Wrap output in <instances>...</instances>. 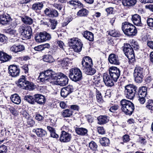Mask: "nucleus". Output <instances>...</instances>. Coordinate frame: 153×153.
Instances as JSON below:
<instances>
[{
	"label": "nucleus",
	"mask_w": 153,
	"mask_h": 153,
	"mask_svg": "<svg viewBox=\"0 0 153 153\" xmlns=\"http://www.w3.org/2000/svg\"><path fill=\"white\" fill-rule=\"evenodd\" d=\"M56 79L57 84L61 86H64L68 84V79L67 76L62 73H59L58 75L51 70H48L40 74L38 79L43 82L49 81L53 79Z\"/></svg>",
	"instance_id": "f257e3e1"
},
{
	"label": "nucleus",
	"mask_w": 153,
	"mask_h": 153,
	"mask_svg": "<svg viewBox=\"0 0 153 153\" xmlns=\"http://www.w3.org/2000/svg\"><path fill=\"white\" fill-rule=\"evenodd\" d=\"M121 109L126 115L130 116L134 109V106L133 103L129 100L123 99L120 102Z\"/></svg>",
	"instance_id": "f03ea898"
},
{
	"label": "nucleus",
	"mask_w": 153,
	"mask_h": 153,
	"mask_svg": "<svg viewBox=\"0 0 153 153\" xmlns=\"http://www.w3.org/2000/svg\"><path fill=\"white\" fill-rule=\"evenodd\" d=\"M122 29L125 35L129 37L135 36L137 33L135 27L127 22L123 23Z\"/></svg>",
	"instance_id": "7ed1b4c3"
},
{
	"label": "nucleus",
	"mask_w": 153,
	"mask_h": 153,
	"mask_svg": "<svg viewBox=\"0 0 153 153\" xmlns=\"http://www.w3.org/2000/svg\"><path fill=\"white\" fill-rule=\"evenodd\" d=\"M137 87L132 84L128 85L125 87L124 95L127 98L132 100L135 97Z\"/></svg>",
	"instance_id": "20e7f679"
},
{
	"label": "nucleus",
	"mask_w": 153,
	"mask_h": 153,
	"mask_svg": "<svg viewBox=\"0 0 153 153\" xmlns=\"http://www.w3.org/2000/svg\"><path fill=\"white\" fill-rule=\"evenodd\" d=\"M69 77L71 80L74 82L79 81L82 78V72L78 68L70 69L69 73Z\"/></svg>",
	"instance_id": "39448f33"
},
{
	"label": "nucleus",
	"mask_w": 153,
	"mask_h": 153,
	"mask_svg": "<svg viewBox=\"0 0 153 153\" xmlns=\"http://www.w3.org/2000/svg\"><path fill=\"white\" fill-rule=\"evenodd\" d=\"M123 51L124 53L131 62L135 60L134 53L132 48L129 44H124Z\"/></svg>",
	"instance_id": "423d86ee"
},
{
	"label": "nucleus",
	"mask_w": 153,
	"mask_h": 153,
	"mask_svg": "<svg viewBox=\"0 0 153 153\" xmlns=\"http://www.w3.org/2000/svg\"><path fill=\"white\" fill-rule=\"evenodd\" d=\"M145 72L143 68L137 66L135 67L134 73L135 81L137 83H140L145 75Z\"/></svg>",
	"instance_id": "0eeeda50"
},
{
	"label": "nucleus",
	"mask_w": 153,
	"mask_h": 153,
	"mask_svg": "<svg viewBox=\"0 0 153 153\" xmlns=\"http://www.w3.org/2000/svg\"><path fill=\"white\" fill-rule=\"evenodd\" d=\"M78 38H74L71 39L69 41L70 46L72 47L75 52H79L82 50V44Z\"/></svg>",
	"instance_id": "6e6552de"
},
{
	"label": "nucleus",
	"mask_w": 153,
	"mask_h": 153,
	"mask_svg": "<svg viewBox=\"0 0 153 153\" xmlns=\"http://www.w3.org/2000/svg\"><path fill=\"white\" fill-rule=\"evenodd\" d=\"M110 76L114 82H116L119 79L120 75V69L115 67H111L109 70Z\"/></svg>",
	"instance_id": "1a4fd4ad"
},
{
	"label": "nucleus",
	"mask_w": 153,
	"mask_h": 153,
	"mask_svg": "<svg viewBox=\"0 0 153 153\" xmlns=\"http://www.w3.org/2000/svg\"><path fill=\"white\" fill-rule=\"evenodd\" d=\"M82 69L83 70L89 67L93 66V64L91 58L88 56L83 57L82 61Z\"/></svg>",
	"instance_id": "9d476101"
},
{
	"label": "nucleus",
	"mask_w": 153,
	"mask_h": 153,
	"mask_svg": "<svg viewBox=\"0 0 153 153\" xmlns=\"http://www.w3.org/2000/svg\"><path fill=\"white\" fill-rule=\"evenodd\" d=\"M74 88L71 85H68L62 88L61 90L60 94L63 97H66L68 95L73 91Z\"/></svg>",
	"instance_id": "9b49d317"
},
{
	"label": "nucleus",
	"mask_w": 153,
	"mask_h": 153,
	"mask_svg": "<svg viewBox=\"0 0 153 153\" xmlns=\"http://www.w3.org/2000/svg\"><path fill=\"white\" fill-rule=\"evenodd\" d=\"M9 73L10 75L15 77L19 75L20 70L16 65H10L8 67Z\"/></svg>",
	"instance_id": "f8f14e48"
},
{
	"label": "nucleus",
	"mask_w": 153,
	"mask_h": 153,
	"mask_svg": "<svg viewBox=\"0 0 153 153\" xmlns=\"http://www.w3.org/2000/svg\"><path fill=\"white\" fill-rule=\"evenodd\" d=\"M103 81L105 85L108 87H111L114 85V82L113 79L107 73H104L103 75Z\"/></svg>",
	"instance_id": "ddd939ff"
},
{
	"label": "nucleus",
	"mask_w": 153,
	"mask_h": 153,
	"mask_svg": "<svg viewBox=\"0 0 153 153\" xmlns=\"http://www.w3.org/2000/svg\"><path fill=\"white\" fill-rule=\"evenodd\" d=\"M71 138V134L64 131H62L60 135L59 140L61 142L67 143L70 141Z\"/></svg>",
	"instance_id": "4468645a"
},
{
	"label": "nucleus",
	"mask_w": 153,
	"mask_h": 153,
	"mask_svg": "<svg viewBox=\"0 0 153 153\" xmlns=\"http://www.w3.org/2000/svg\"><path fill=\"white\" fill-rule=\"evenodd\" d=\"M44 13L46 16L50 17H56L58 15L57 10L51 8H46L44 11Z\"/></svg>",
	"instance_id": "2eb2a0df"
},
{
	"label": "nucleus",
	"mask_w": 153,
	"mask_h": 153,
	"mask_svg": "<svg viewBox=\"0 0 153 153\" xmlns=\"http://www.w3.org/2000/svg\"><path fill=\"white\" fill-rule=\"evenodd\" d=\"M109 62L111 64L119 65L120 62L118 56L114 54H110L108 58Z\"/></svg>",
	"instance_id": "dca6fc26"
},
{
	"label": "nucleus",
	"mask_w": 153,
	"mask_h": 153,
	"mask_svg": "<svg viewBox=\"0 0 153 153\" xmlns=\"http://www.w3.org/2000/svg\"><path fill=\"white\" fill-rule=\"evenodd\" d=\"M25 46L22 45H13L10 46V51L14 53H16L23 51L25 50Z\"/></svg>",
	"instance_id": "f3484780"
},
{
	"label": "nucleus",
	"mask_w": 153,
	"mask_h": 153,
	"mask_svg": "<svg viewBox=\"0 0 153 153\" xmlns=\"http://www.w3.org/2000/svg\"><path fill=\"white\" fill-rule=\"evenodd\" d=\"M11 20L10 16L7 14L0 16V23L3 25L8 24Z\"/></svg>",
	"instance_id": "a211bd4d"
},
{
	"label": "nucleus",
	"mask_w": 153,
	"mask_h": 153,
	"mask_svg": "<svg viewBox=\"0 0 153 153\" xmlns=\"http://www.w3.org/2000/svg\"><path fill=\"white\" fill-rule=\"evenodd\" d=\"M132 20L135 25L140 27L143 26V24L141 23V17L139 15L136 14L132 16Z\"/></svg>",
	"instance_id": "6ab92c4d"
},
{
	"label": "nucleus",
	"mask_w": 153,
	"mask_h": 153,
	"mask_svg": "<svg viewBox=\"0 0 153 153\" xmlns=\"http://www.w3.org/2000/svg\"><path fill=\"white\" fill-rule=\"evenodd\" d=\"M35 98V102H36L40 104H42L45 102V99L42 95L36 94L34 95Z\"/></svg>",
	"instance_id": "aec40b11"
},
{
	"label": "nucleus",
	"mask_w": 153,
	"mask_h": 153,
	"mask_svg": "<svg viewBox=\"0 0 153 153\" xmlns=\"http://www.w3.org/2000/svg\"><path fill=\"white\" fill-rule=\"evenodd\" d=\"M33 131L35 132L38 137H45L47 134L46 131L41 128L33 129Z\"/></svg>",
	"instance_id": "412c9836"
},
{
	"label": "nucleus",
	"mask_w": 153,
	"mask_h": 153,
	"mask_svg": "<svg viewBox=\"0 0 153 153\" xmlns=\"http://www.w3.org/2000/svg\"><path fill=\"white\" fill-rule=\"evenodd\" d=\"M12 58L11 56L0 51V60L3 62H6L10 60Z\"/></svg>",
	"instance_id": "4be33fe9"
},
{
	"label": "nucleus",
	"mask_w": 153,
	"mask_h": 153,
	"mask_svg": "<svg viewBox=\"0 0 153 153\" xmlns=\"http://www.w3.org/2000/svg\"><path fill=\"white\" fill-rule=\"evenodd\" d=\"M136 0H122L123 6L127 7L134 5L136 3Z\"/></svg>",
	"instance_id": "5701e85b"
},
{
	"label": "nucleus",
	"mask_w": 153,
	"mask_h": 153,
	"mask_svg": "<svg viewBox=\"0 0 153 153\" xmlns=\"http://www.w3.org/2000/svg\"><path fill=\"white\" fill-rule=\"evenodd\" d=\"M75 131L77 134L81 136L87 135L88 131L87 129L82 127H76L75 128Z\"/></svg>",
	"instance_id": "b1692460"
},
{
	"label": "nucleus",
	"mask_w": 153,
	"mask_h": 153,
	"mask_svg": "<svg viewBox=\"0 0 153 153\" xmlns=\"http://www.w3.org/2000/svg\"><path fill=\"white\" fill-rule=\"evenodd\" d=\"M11 101L17 105L19 104L21 102L20 97L17 94L12 95L10 97Z\"/></svg>",
	"instance_id": "393cba45"
},
{
	"label": "nucleus",
	"mask_w": 153,
	"mask_h": 153,
	"mask_svg": "<svg viewBox=\"0 0 153 153\" xmlns=\"http://www.w3.org/2000/svg\"><path fill=\"white\" fill-rule=\"evenodd\" d=\"M98 124L102 125L107 123L109 121L108 117L106 116L103 115L99 116L97 118Z\"/></svg>",
	"instance_id": "a878e982"
},
{
	"label": "nucleus",
	"mask_w": 153,
	"mask_h": 153,
	"mask_svg": "<svg viewBox=\"0 0 153 153\" xmlns=\"http://www.w3.org/2000/svg\"><path fill=\"white\" fill-rule=\"evenodd\" d=\"M83 36L90 41H93L94 39L93 34L89 31H85L83 33Z\"/></svg>",
	"instance_id": "bb28decb"
},
{
	"label": "nucleus",
	"mask_w": 153,
	"mask_h": 153,
	"mask_svg": "<svg viewBox=\"0 0 153 153\" xmlns=\"http://www.w3.org/2000/svg\"><path fill=\"white\" fill-rule=\"evenodd\" d=\"M32 34V29L30 26L27 27L23 35L26 39H30L31 38V36Z\"/></svg>",
	"instance_id": "cd10ccee"
},
{
	"label": "nucleus",
	"mask_w": 153,
	"mask_h": 153,
	"mask_svg": "<svg viewBox=\"0 0 153 153\" xmlns=\"http://www.w3.org/2000/svg\"><path fill=\"white\" fill-rule=\"evenodd\" d=\"M138 97H145L147 94V88L146 87L140 88L138 91Z\"/></svg>",
	"instance_id": "c85d7f7f"
},
{
	"label": "nucleus",
	"mask_w": 153,
	"mask_h": 153,
	"mask_svg": "<svg viewBox=\"0 0 153 153\" xmlns=\"http://www.w3.org/2000/svg\"><path fill=\"white\" fill-rule=\"evenodd\" d=\"M85 74L88 75H93L96 72L95 69L92 68V66L89 67L86 69H85L83 70Z\"/></svg>",
	"instance_id": "c756f323"
},
{
	"label": "nucleus",
	"mask_w": 153,
	"mask_h": 153,
	"mask_svg": "<svg viewBox=\"0 0 153 153\" xmlns=\"http://www.w3.org/2000/svg\"><path fill=\"white\" fill-rule=\"evenodd\" d=\"M24 99L25 100L31 104H33L35 103V98L34 97L32 96L26 95L24 97Z\"/></svg>",
	"instance_id": "7c9ffc66"
},
{
	"label": "nucleus",
	"mask_w": 153,
	"mask_h": 153,
	"mask_svg": "<svg viewBox=\"0 0 153 153\" xmlns=\"http://www.w3.org/2000/svg\"><path fill=\"white\" fill-rule=\"evenodd\" d=\"M27 81L26 80L25 76H22L19 79L18 82V85L20 87H23L24 85H25V82Z\"/></svg>",
	"instance_id": "2f4dec72"
},
{
	"label": "nucleus",
	"mask_w": 153,
	"mask_h": 153,
	"mask_svg": "<svg viewBox=\"0 0 153 153\" xmlns=\"http://www.w3.org/2000/svg\"><path fill=\"white\" fill-rule=\"evenodd\" d=\"M43 7L42 2H38L34 4L32 7V9L34 10H41Z\"/></svg>",
	"instance_id": "473e14b6"
},
{
	"label": "nucleus",
	"mask_w": 153,
	"mask_h": 153,
	"mask_svg": "<svg viewBox=\"0 0 153 153\" xmlns=\"http://www.w3.org/2000/svg\"><path fill=\"white\" fill-rule=\"evenodd\" d=\"M41 33L43 42L49 40L51 39V36L49 34L45 31Z\"/></svg>",
	"instance_id": "72a5a7b5"
},
{
	"label": "nucleus",
	"mask_w": 153,
	"mask_h": 153,
	"mask_svg": "<svg viewBox=\"0 0 153 153\" xmlns=\"http://www.w3.org/2000/svg\"><path fill=\"white\" fill-rule=\"evenodd\" d=\"M72 114L73 112L68 109L63 110L62 114V116L64 117H70L72 115Z\"/></svg>",
	"instance_id": "f704fd0d"
},
{
	"label": "nucleus",
	"mask_w": 153,
	"mask_h": 153,
	"mask_svg": "<svg viewBox=\"0 0 153 153\" xmlns=\"http://www.w3.org/2000/svg\"><path fill=\"white\" fill-rule=\"evenodd\" d=\"M71 60L68 58H65L63 59L61 61V66L63 68H65L68 66L69 65H71V63L70 62Z\"/></svg>",
	"instance_id": "c9c22d12"
},
{
	"label": "nucleus",
	"mask_w": 153,
	"mask_h": 153,
	"mask_svg": "<svg viewBox=\"0 0 153 153\" xmlns=\"http://www.w3.org/2000/svg\"><path fill=\"white\" fill-rule=\"evenodd\" d=\"M25 85L23 87V88L27 90H32L34 88V86L33 83L31 82H29L28 81L25 82Z\"/></svg>",
	"instance_id": "e433bc0d"
},
{
	"label": "nucleus",
	"mask_w": 153,
	"mask_h": 153,
	"mask_svg": "<svg viewBox=\"0 0 153 153\" xmlns=\"http://www.w3.org/2000/svg\"><path fill=\"white\" fill-rule=\"evenodd\" d=\"M42 59L45 62L51 63L54 61L52 56L50 54H47L44 56H43Z\"/></svg>",
	"instance_id": "4c0bfd02"
},
{
	"label": "nucleus",
	"mask_w": 153,
	"mask_h": 153,
	"mask_svg": "<svg viewBox=\"0 0 153 153\" xmlns=\"http://www.w3.org/2000/svg\"><path fill=\"white\" fill-rule=\"evenodd\" d=\"M88 11L85 9H82L79 10L77 13V15L79 16H85L88 15Z\"/></svg>",
	"instance_id": "58836bf2"
},
{
	"label": "nucleus",
	"mask_w": 153,
	"mask_h": 153,
	"mask_svg": "<svg viewBox=\"0 0 153 153\" xmlns=\"http://www.w3.org/2000/svg\"><path fill=\"white\" fill-rule=\"evenodd\" d=\"M100 143L103 146H107L109 145L110 143L109 139L106 137L102 138L100 140Z\"/></svg>",
	"instance_id": "ea45409f"
},
{
	"label": "nucleus",
	"mask_w": 153,
	"mask_h": 153,
	"mask_svg": "<svg viewBox=\"0 0 153 153\" xmlns=\"http://www.w3.org/2000/svg\"><path fill=\"white\" fill-rule=\"evenodd\" d=\"M22 20L24 23L29 25L32 24L33 22L32 19L27 16H25L22 18Z\"/></svg>",
	"instance_id": "a19ab883"
},
{
	"label": "nucleus",
	"mask_w": 153,
	"mask_h": 153,
	"mask_svg": "<svg viewBox=\"0 0 153 153\" xmlns=\"http://www.w3.org/2000/svg\"><path fill=\"white\" fill-rule=\"evenodd\" d=\"M67 3L74 6H75L76 5H78L82 7L83 5L82 4L80 1H79L78 0H71L69 1Z\"/></svg>",
	"instance_id": "79ce46f5"
},
{
	"label": "nucleus",
	"mask_w": 153,
	"mask_h": 153,
	"mask_svg": "<svg viewBox=\"0 0 153 153\" xmlns=\"http://www.w3.org/2000/svg\"><path fill=\"white\" fill-rule=\"evenodd\" d=\"M108 34L114 37H119L120 36V34L119 32L115 29L110 30Z\"/></svg>",
	"instance_id": "37998d69"
},
{
	"label": "nucleus",
	"mask_w": 153,
	"mask_h": 153,
	"mask_svg": "<svg viewBox=\"0 0 153 153\" xmlns=\"http://www.w3.org/2000/svg\"><path fill=\"white\" fill-rule=\"evenodd\" d=\"M89 146L91 149L94 151L97 150L98 147L97 143L93 141H92L89 143Z\"/></svg>",
	"instance_id": "c03bdc74"
},
{
	"label": "nucleus",
	"mask_w": 153,
	"mask_h": 153,
	"mask_svg": "<svg viewBox=\"0 0 153 153\" xmlns=\"http://www.w3.org/2000/svg\"><path fill=\"white\" fill-rule=\"evenodd\" d=\"M146 107L153 112V100H149L146 103Z\"/></svg>",
	"instance_id": "a18cd8bd"
},
{
	"label": "nucleus",
	"mask_w": 153,
	"mask_h": 153,
	"mask_svg": "<svg viewBox=\"0 0 153 153\" xmlns=\"http://www.w3.org/2000/svg\"><path fill=\"white\" fill-rule=\"evenodd\" d=\"M96 98L97 101L98 102H101L102 101V98L101 93L97 89L96 91Z\"/></svg>",
	"instance_id": "49530a36"
},
{
	"label": "nucleus",
	"mask_w": 153,
	"mask_h": 153,
	"mask_svg": "<svg viewBox=\"0 0 153 153\" xmlns=\"http://www.w3.org/2000/svg\"><path fill=\"white\" fill-rule=\"evenodd\" d=\"M50 23H51V27L52 30L54 29L57 24V21L54 19H51L50 20Z\"/></svg>",
	"instance_id": "de8ad7c7"
},
{
	"label": "nucleus",
	"mask_w": 153,
	"mask_h": 153,
	"mask_svg": "<svg viewBox=\"0 0 153 153\" xmlns=\"http://www.w3.org/2000/svg\"><path fill=\"white\" fill-rule=\"evenodd\" d=\"M26 28L27 27L24 25H22L19 27L18 31L21 35H23L26 29Z\"/></svg>",
	"instance_id": "09e8293b"
},
{
	"label": "nucleus",
	"mask_w": 153,
	"mask_h": 153,
	"mask_svg": "<svg viewBox=\"0 0 153 153\" xmlns=\"http://www.w3.org/2000/svg\"><path fill=\"white\" fill-rule=\"evenodd\" d=\"M41 33L40 32L39 34H37L35 36V39L36 41L37 42H43L42 38L41 37Z\"/></svg>",
	"instance_id": "8fccbe9b"
},
{
	"label": "nucleus",
	"mask_w": 153,
	"mask_h": 153,
	"mask_svg": "<svg viewBox=\"0 0 153 153\" xmlns=\"http://www.w3.org/2000/svg\"><path fill=\"white\" fill-rule=\"evenodd\" d=\"M51 19H44L43 20L41 21V24L46 25L47 26H49L50 25L49 23L50 22V20Z\"/></svg>",
	"instance_id": "3c124183"
},
{
	"label": "nucleus",
	"mask_w": 153,
	"mask_h": 153,
	"mask_svg": "<svg viewBox=\"0 0 153 153\" xmlns=\"http://www.w3.org/2000/svg\"><path fill=\"white\" fill-rule=\"evenodd\" d=\"M6 42V37L3 34H0V44H4Z\"/></svg>",
	"instance_id": "603ef678"
},
{
	"label": "nucleus",
	"mask_w": 153,
	"mask_h": 153,
	"mask_svg": "<svg viewBox=\"0 0 153 153\" xmlns=\"http://www.w3.org/2000/svg\"><path fill=\"white\" fill-rule=\"evenodd\" d=\"M9 34L11 36L10 37H17L18 33L16 30H11L9 31Z\"/></svg>",
	"instance_id": "864d4df0"
},
{
	"label": "nucleus",
	"mask_w": 153,
	"mask_h": 153,
	"mask_svg": "<svg viewBox=\"0 0 153 153\" xmlns=\"http://www.w3.org/2000/svg\"><path fill=\"white\" fill-rule=\"evenodd\" d=\"M21 113L22 117L25 118L26 119H28L29 118V115L25 111L22 110L21 111Z\"/></svg>",
	"instance_id": "5fc2aeb1"
},
{
	"label": "nucleus",
	"mask_w": 153,
	"mask_h": 153,
	"mask_svg": "<svg viewBox=\"0 0 153 153\" xmlns=\"http://www.w3.org/2000/svg\"><path fill=\"white\" fill-rule=\"evenodd\" d=\"M148 25L151 27H153V19L149 18L147 20Z\"/></svg>",
	"instance_id": "6e6d98bb"
},
{
	"label": "nucleus",
	"mask_w": 153,
	"mask_h": 153,
	"mask_svg": "<svg viewBox=\"0 0 153 153\" xmlns=\"http://www.w3.org/2000/svg\"><path fill=\"white\" fill-rule=\"evenodd\" d=\"M97 131L100 134H105V131L103 127H98Z\"/></svg>",
	"instance_id": "4d7b16f0"
},
{
	"label": "nucleus",
	"mask_w": 153,
	"mask_h": 153,
	"mask_svg": "<svg viewBox=\"0 0 153 153\" xmlns=\"http://www.w3.org/2000/svg\"><path fill=\"white\" fill-rule=\"evenodd\" d=\"M7 152V148L6 146L3 145L0 146V153H6Z\"/></svg>",
	"instance_id": "13d9d810"
},
{
	"label": "nucleus",
	"mask_w": 153,
	"mask_h": 153,
	"mask_svg": "<svg viewBox=\"0 0 153 153\" xmlns=\"http://www.w3.org/2000/svg\"><path fill=\"white\" fill-rule=\"evenodd\" d=\"M118 105H114L110 107L109 109V111L112 112H114L115 111L117 110L119 108Z\"/></svg>",
	"instance_id": "bf43d9fd"
},
{
	"label": "nucleus",
	"mask_w": 153,
	"mask_h": 153,
	"mask_svg": "<svg viewBox=\"0 0 153 153\" xmlns=\"http://www.w3.org/2000/svg\"><path fill=\"white\" fill-rule=\"evenodd\" d=\"M123 142H121L120 143L122 144H124V143L127 142L129 140V137L127 135H124L123 138Z\"/></svg>",
	"instance_id": "052dcab7"
},
{
	"label": "nucleus",
	"mask_w": 153,
	"mask_h": 153,
	"mask_svg": "<svg viewBox=\"0 0 153 153\" xmlns=\"http://www.w3.org/2000/svg\"><path fill=\"white\" fill-rule=\"evenodd\" d=\"M105 11L108 14H112L114 11V8L112 7H109L105 9Z\"/></svg>",
	"instance_id": "680f3d73"
},
{
	"label": "nucleus",
	"mask_w": 153,
	"mask_h": 153,
	"mask_svg": "<svg viewBox=\"0 0 153 153\" xmlns=\"http://www.w3.org/2000/svg\"><path fill=\"white\" fill-rule=\"evenodd\" d=\"M19 40V39L17 37H10L9 39L10 42L12 43L18 42Z\"/></svg>",
	"instance_id": "e2e57ef3"
},
{
	"label": "nucleus",
	"mask_w": 153,
	"mask_h": 153,
	"mask_svg": "<svg viewBox=\"0 0 153 153\" xmlns=\"http://www.w3.org/2000/svg\"><path fill=\"white\" fill-rule=\"evenodd\" d=\"M56 44L62 49H63V46L64 45L63 42L61 41H58L56 42Z\"/></svg>",
	"instance_id": "0e129e2a"
},
{
	"label": "nucleus",
	"mask_w": 153,
	"mask_h": 153,
	"mask_svg": "<svg viewBox=\"0 0 153 153\" xmlns=\"http://www.w3.org/2000/svg\"><path fill=\"white\" fill-rule=\"evenodd\" d=\"M34 49L35 51H40L43 50L44 49V47H43V45H40L35 47Z\"/></svg>",
	"instance_id": "69168bd1"
},
{
	"label": "nucleus",
	"mask_w": 153,
	"mask_h": 153,
	"mask_svg": "<svg viewBox=\"0 0 153 153\" xmlns=\"http://www.w3.org/2000/svg\"><path fill=\"white\" fill-rule=\"evenodd\" d=\"M27 124L30 125V126H32L34 123V122L32 119L29 118L27 119Z\"/></svg>",
	"instance_id": "338daca9"
},
{
	"label": "nucleus",
	"mask_w": 153,
	"mask_h": 153,
	"mask_svg": "<svg viewBox=\"0 0 153 153\" xmlns=\"http://www.w3.org/2000/svg\"><path fill=\"white\" fill-rule=\"evenodd\" d=\"M35 118L38 121H41L44 119V117L40 114H36Z\"/></svg>",
	"instance_id": "774afa93"
}]
</instances>
